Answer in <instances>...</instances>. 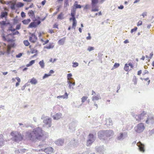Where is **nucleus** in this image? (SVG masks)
I'll return each instance as SVG.
<instances>
[{
	"instance_id": "nucleus-1",
	"label": "nucleus",
	"mask_w": 154,
	"mask_h": 154,
	"mask_svg": "<svg viewBox=\"0 0 154 154\" xmlns=\"http://www.w3.org/2000/svg\"><path fill=\"white\" fill-rule=\"evenodd\" d=\"M28 138L32 142L41 140L44 137L43 131L41 128H38L34 129L31 133H27Z\"/></svg>"
},
{
	"instance_id": "nucleus-2",
	"label": "nucleus",
	"mask_w": 154,
	"mask_h": 154,
	"mask_svg": "<svg viewBox=\"0 0 154 154\" xmlns=\"http://www.w3.org/2000/svg\"><path fill=\"white\" fill-rule=\"evenodd\" d=\"M11 135L13 137L14 140L17 142L22 140L23 138V136L20 133L18 132L12 131L11 133Z\"/></svg>"
},
{
	"instance_id": "nucleus-3",
	"label": "nucleus",
	"mask_w": 154,
	"mask_h": 154,
	"mask_svg": "<svg viewBox=\"0 0 154 154\" xmlns=\"http://www.w3.org/2000/svg\"><path fill=\"white\" fill-rule=\"evenodd\" d=\"M76 13V10L75 9H73L71 10V15L72 17L69 18V20H72V28L74 29H75V27L77 24V21L76 20L75 15Z\"/></svg>"
},
{
	"instance_id": "nucleus-4",
	"label": "nucleus",
	"mask_w": 154,
	"mask_h": 154,
	"mask_svg": "<svg viewBox=\"0 0 154 154\" xmlns=\"http://www.w3.org/2000/svg\"><path fill=\"white\" fill-rule=\"evenodd\" d=\"M145 128L144 124L140 123L138 124L134 128L135 131L138 133H140L143 131Z\"/></svg>"
},
{
	"instance_id": "nucleus-5",
	"label": "nucleus",
	"mask_w": 154,
	"mask_h": 154,
	"mask_svg": "<svg viewBox=\"0 0 154 154\" xmlns=\"http://www.w3.org/2000/svg\"><path fill=\"white\" fill-rule=\"evenodd\" d=\"M2 37L4 41L11 42V43H14V40L13 39L14 38V37L12 35V34H9L6 36L3 35H2Z\"/></svg>"
},
{
	"instance_id": "nucleus-6",
	"label": "nucleus",
	"mask_w": 154,
	"mask_h": 154,
	"mask_svg": "<svg viewBox=\"0 0 154 154\" xmlns=\"http://www.w3.org/2000/svg\"><path fill=\"white\" fill-rule=\"evenodd\" d=\"M98 0H91V11L95 12L97 11H98V6H96V5L98 3Z\"/></svg>"
},
{
	"instance_id": "nucleus-7",
	"label": "nucleus",
	"mask_w": 154,
	"mask_h": 154,
	"mask_svg": "<svg viewBox=\"0 0 154 154\" xmlns=\"http://www.w3.org/2000/svg\"><path fill=\"white\" fill-rule=\"evenodd\" d=\"M145 122L147 124L154 123V116L151 115H149Z\"/></svg>"
},
{
	"instance_id": "nucleus-8",
	"label": "nucleus",
	"mask_w": 154,
	"mask_h": 154,
	"mask_svg": "<svg viewBox=\"0 0 154 154\" xmlns=\"http://www.w3.org/2000/svg\"><path fill=\"white\" fill-rule=\"evenodd\" d=\"M97 135L100 140H106L104 130H101L99 131Z\"/></svg>"
},
{
	"instance_id": "nucleus-9",
	"label": "nucleus",
	"mask_w": 154,
	"mask_h": 154,
	"mask_svg": "<svg viewBox=\"0 0 154 154\" xmlns=\"http://www.w3.org/2000/svg\"><path fill=\"white\" fill-rule=\"evenodd\" d=\"M30 36L29 37V40L33 43H35L37 40V38L34 33H30Z\"/></svg>"
},
{
	"instance_id": "nucleus-10",
	"label": "nucleus",
	"mask_w": 154,
	"mask_h": 154,
	"mask_svg": "<svg viewBox=\"0 0 154 154\" xmlns=\"http://www.w3.org/2000/svg\"><path fill=\"white\" fill-rule=\"evenodd\" d=\"M133 64L129 63L128 64L126 63L125 64L124 69L125 71L128 72L129 70H131L133 68Z\"/></svg>"
},
{
	"instance_id": "nucleus-11",
	"label": "nucleus",
	"mask_w": 154,
	"mask_h": 154,
	"mask_svg": "<svg viewBox=\"0 0 154 154\" xmlns=\"http://www.w3.org/2000/svg\"><path fill=\"white\" fill-rule=\"evenodd\" d=\"M106 140L107 138L110 137L114 135V132L112 130H104Z\"/></svg>"
},
{
	"instance_id": "nucleus-12",
	"label": "nucleus",
	"mask_w": 154,
	"mask_h": 154,
	"mask_svg": "<svg viewBox=\"0 0 154 154\" xmlns=\"http://www.w3.org/2000/svg\"><path fill=\"white\" fill-rule=\"evenodd\" d=\"M39 151H43L47 153V154H51V153L53 152L54 149L51 147H47L44 149H41Z\"/></svg>"
},
{
	"instance_id": "nucleus-13",
	"label": "nucleus",
	"mask_w": 154,
	"mask_h": 154,
	"mask_svg": "<svg viewBox=\"0 0 154 154\" xmlns=\"http://www.w3.org/2000/svg\"><path fill=\"white\" fill-rule=\"evenodd\" d=\"M146 115V113L145 112H143L140 114L137 115L136 116L135 118L136 120L137 121H140L142 119L144 118V117Z\"/></svg>"
},
{
	"instance_id": "nucleus-14",
	"label": "nucleus",
	"mask_w": 154,
	"mask_h": 154,
	"mask_svg": "<svg viewBox=\"0 0 154 154\" xmlns=\"http://www.w3.org/2000/svg\"><path fill=\"white\" fill-rule=\"evenodd\" d=\"M41 23V22L39 20L37 22H32L28 26L29 28H32L33 27H36L37 26Z\"/></svg>"
},
{
	"instance_id": "nucleus-15",
	"label": "nucleus",
	"mask_w": 154,
	"mask_h": 154,
	"mask_svg": "<svg viewBox=\"0 0 154 154\" xmlns=\"http://www.w3.org/2000/svg\"><path fill=\"white\" fill-rule=\"evenodd\" d=\"M137 145L139 147V150L142 152L145 151L144 145L141 142H139L137 143Z\"/></svg>"
},
{
	"instance_id": "nucleus-16",
	"label": "nucleus",
	"mask_w": 154,
	"mask_h": 154,
	"mask_svg": "<svg viewBox=\"0 0 154 154\" xmlns=\"http://www.w3.org/2000/svg\"><path fill=\"white\" fill-rule=\"evenodd\" d=\"M43 122L46 125H48L49 127L51 126V119L48 117L44 120Z\"/></svg>"
},
{
	"instance_id": "nucleus-17",
	"label": "nucleus",
	"mask_w": 154,
	"mask_h": 154,
	"mask_svg": "<svg viewBox=\"0 0 154 154\" xmlns=\"http://www.w3.org/2000/svg\"><path fill=\"white\" fill-rule=\"evenodd\" d=\"M7 4L11 5L10 8L12 10H14L15 6L16 5V2L14 1H8L7 2Z\"/></svg>"
},
{
	"instance_id": "nucleus-18",
	"label": "nucleus",
	"mask_w": 154,
	"mask_h": 154,
	"mask_svg": "<svg viewBox=\"0 0 154 154\" xmlns=\"http://www.w3.org/2000/svg\"><path fill=\"white\" fill-rule=\"evenodd\" d=\"M14 43H13L7 45L6 53L8 54H10L11 52V49L14 46Z\"/></svg>"
},
{
	"instance_id": "nucleus-19",
	"label": "nucleus",
	"mask_w": 154,
	"mask_h": 154,
	"mask_svg": "<svg viewBox=\"0 0 154 154\" xmlns=\"http://www.w3.org/2000/svg\"><path fill=\"white\" fill-rule=\"evenodd\" d=\"M62 116L61 113H57L53 116V118L54 120H58L61 118Z\"/></svg>"
},
{
	"instance_id": "nucleus-20",
	"label": "nucleus",
	"mask_w": 154,
	"mask_h": 154,
	"mask_svg": "<svg viewBox=\"0 0 154 154\" xmlns=\"http://www.w3.org/2000/svg\"><path fill=\"white\" fill-rule=\"evenodd\" d=\"M4 140L2 134H0V147L3 146L4 144Z\"/></svg>"
},
{
	"instance_id": "nucleus-21",
	"label": "nucleus",
	"mask_w": 154,
	"mask_h": 154,
	"mask_svg": "<svg viewBox=\"0 0 154 154\" xmlns=\"http://www.w3.org/2000/svg\"><path fill=\"white\" fill-rule=\"evenodd\" d=\"M28 14L29 16L31 18L33 17H35L34 11L32 10L29 11L28 12Z\"/></svg>"
},
{
	"instance_id": "nucleus-22",
	"label": "nucleus",
	"mask_w": 154,
	"mask_h": 154,
	"mask_svg": "<svg viewBox=\"0 0 154 154\" xmlns=\"http://www.w3.org/2000/svg\"><path fill=\"white\" fill-rule=\"evenodd\" d=\"M65 37H64L59 40L58 42V44L60 45H63L65 42Z\"/></svg>"
},
{
	"instance_id": "nucleus-23",
	"label": "nucleus",
	"mask_w": 154,
	"mask_h": 154,
	"mask_svg": "<svg viewBox=\"0 0 154 154\" xmlns=\"http://www.w3.org/2000/svg\"><path fill=\"white\" fill-rule=\"evenodd\" d=\"M8 14V12H2L1 13V14L0 16L1 18H3L4 17H7Z\"/></svg>"
},
{
	"instance_id": "nucleus-24",
	"label": "nucleus",
	"mask_w": 154,
	"mask_h": 154,
	"mask_svg": "<svg viewBox=\"0 0 154 154\" xmlns=\"http://www.w3.org/2000/svg\"><path fill=\"white\" fill-rule=\"evenodd\" d=\"M31 21L30 19H28L23 20L22 22L24 24L27 25Z\"/></svg>"
},
{
	"instance_id": "nucleus-25",
	"label": "nucleus",
	"mask_w": 154,
	"mask_h": 154,
	"mask_svg": "<svg viewBox=\"0 0 154 154\" xmlns=\"http://www.w3.org/2000/svg\"><path fill=\"white\" fill-rule=\"evenodd\" d=\"M32 84L35 85L37 83V81L36 79L34 78H33L29 82Z\"/></svg>"
},
{
	"instance_id": "nucleus-26",
	"label": "nucleus",
	"mask_w": 154,
	"mask_h": 154,
	"mask_svg": "<svg viewBox=\"0 0 154 154\" xmlns=\"http://www.w3.org/2000/svg\"><path fill=\"white\" fill-rule=\"evenodd\" d=\"M68 97V94L66 92L65 94V95H62L58 96L57 97V98H63V99L67 98Z\"/></svg>"
},
{
	"instance_id": "nucleus-27",
	"label": "nucleus",
	"mask_w": 154,
	"mask_h": 154,
	"mask_svg": "<svg viewBox=\"0 0 154 154\" xmlns=\"http://www.w3.org/2000/svg\"><path fill=\"white\" fill-rule=\"evenodd\" d=\"M16 6L17 8H21L23 7L24 5L23 3L19 2H18L16 5Z\"/></svg>"
},
{
	"instance_id": "nucleus-28",
	"label": "nucleus",
	"mask_w": 154,
	"mask_h": 154,
	"mask_svg": "<svg viewBox=\"0 0 154 154\" xmlns=\"http://www.w3.org/2000/svg\"><path fill=\"white\" fill-rule=\"evenodd\" d=\"M63 14L62 12H61L58 16L57 19L62 20L63 18Z\"/></svg>"
},
{
	"instance_id": "nucleus-29",
	"label": "nucleus",
	"mask_w": 154,
	"mask_h": 154,
	"mask_svg": "<svg viewBox=\"0 0 154 154\" xmlns=\"http://www.w3.org/2000/svg\"><path fill=\"white\" fill-rule=\"evenodd\" d=\"M54 47V45L53 43H50L49 45L45 46V48L47 49H50L53 48Z\"/></svg>"
},
{
	"instance_id": "nucleus-30",
	"label": "nucleus",
	"mask_w": 154,
	"mask_h": 154,
	"mask_svg": "<svg viewBox=\"0 0 154 154\" xmlns=\"http://www.w3.org/2000/svg\"><path fill=\"white\" fill-rule=\"evenodd\" d=\"M78 2L77 1L75 2V3L73 5V6L75 7V8H81V6L80 5L77 4Z\"/></svg>"
},
{
	"instance_id": "nucleus-31",
	"label": "nucleus",
	"mask_w": 154,
	"mask_h": 154,
	"mask_svg": "<svg viewBox=\"0 0 154 154\" xmlns=\"http://www.w3.org/2000/svg\"><path fill=\"white\" fill-rule=\"evenodd\" d=\"M39 64L42 68H43L44 67L45 65L43 60H42L40 61L39 63Z\"/></svg>"
},
{
	"instance_id": "nucleus-32",
	"label": "nucleus",
	"mask_w": 154,
	"mask_h": 154,
	"mask_svg": "<svg viewBox=\"0 0 154 154\" xmlns=\"http://www.w3.org/2000/svg\"><path fill=\"white\" fill-rule=\"evenodd\" d=\"M37 50L36 49L32 48V49H31L30 52L32 54H33L37 53Z\"/></svg>"
},
{
	"instance_id": "nucleus-33",
	"label": "nucleus",
	"mask_w": 154,
	"mask_h": 154,
	"mask_svg": "<svg viewBox=\"0 0 154 154\" xmlns=\"http://www.w3.org/2000/svg\"><path fill=\"white\" fill-rule=\"evenodd\" d=\"M99 97L98 96H93L92 98L93 101L97 100L99 99Z\"/></svg>"
},
{
	"instance_id": "nucleus-34",
	"label": "nucleus",
	"mask_w": 154,
	"mask_h": 154,
	"mask_svg": "<svg viewBox=\"0 0 154 154\" xmlns=\"http://www.w3.org/2000/svg\"><path fill=\"white\" fill-rule=\"evenodd\" d=\"M23 43L24 45L26 46H27L29 45L30 43L29 41L27 40H24L23 42Z\"/></svg>"
},
{
	"instance_id": "nucleus-35",
	"label": "nucleus",
	"mask_w": 154,
	"mask_h": 154,
	"mask_svg": "<svg viewBox=\"0 0 154 154\" xmlns=\"http://www.w3.org/2000/svg\"><path fill=\"white\" fill-rule=\"evenodd\" d=\"M93 143V141H92V140L91 139H89L87 142V146H89L90 145H91L92 143Z\"/></svg>"
},
{
	"instance_id": "nucleus-36",
	"label": "nucleus",
	"mask_w": 154,
	"mask_h": 154,
	"mask_svg": "<svg viewBox=\"0 0 154 154\" xmlns=\"http://www.w3.org/2000/svg\"><path fill=\"white\" fill-rule=\"evenodd\" d=\"M35 63V60H32L30 61L29 64H27L26 65V66L27 67L29 66H31L32 64H34Z\"/></svg>"
},
{
	"instance_id": "nucleus-37",
	"label": "nucleus",
	"mask_w": 154,
	"mask_h": 154,
	"mask_svg": "<svg viewBox=\"0 0 154 154\" xmlns=\"http://www.w3.org/2000/svg\"><path fill=\"white\" fill-rule=\"evenodd\" d=\"M88 97L86 96H83L81 98L82 99V103H84L87 99Z\"/></svg>"
},
{
	"instance_id": "nucleus-38",
	"label": "nucleus",
	"mask_w": 154,
	"mask_h": 154,
	"mask_svg": "<svg viewBox=\"0 0 154 154\" xmlns=\"http://www.w3.org/2000/svg\"><path fill=\"white\" fill-rule=\"evenodd\" d=\"M123 133H120V134L117 137V139L118 140H120L122 139L123 138Z\"/></svg>"
},
{
	"instance_id": "nucleus-39",
	"label": "nucleus",
	"mask_w": 154,
	"mask_h": 154,
	"mask_svg": "<svg viewBox=\"0 0 154 154\" xmlns=\"http://www.w3.org/2000/svg\"><path fill=\"white\" fill-rule=\"evenodd\" d=\"M18 23V20L17 18H15L13 19V24L14 25L17 24Z\"/></svg>"
},
{
	"instance_id": "nucleus-40",
	"label": "nucleus",
	"mask_w": 154,
	"mask_h": 154,
	"mask_svg": "<svg viewBox=\"0 0 154 154\" xmlns=\"http://www.w3.org/2000/svg\"><path fill=\"white\" fill-rule=\"evenodd\" d=\"M68 1L69 0H65L64 3V6L65 7H67L69 5Z\"/></svg>"
},
{
	"instance_id": "nucleus-41",
	"label": "nucleus",
	"mask_w": 154,
	"mask_h": 154,
	"mask_svg": "<svg viewBox=\"0 0 154 154\" xmlns=\"http://www.w3.org/2000/svg\"><path fill=\"white\" fill-rule=\"evenodd\" d=\"M140 79H141L142 80H145L146 81H148L147 83V84H148V85H149V83H150V80H149V78H146L144 79H142L141 78H140Z\"/></svg>"
},
{
	"instance_id": "nucleus-42",
	"label": "nucleus",
	"mask_w": 154,
	"mask_h": 154,
	"mask_svg": "<svg viewBox=\"0 0 154 154\" xmlns=\"http://www.w3.org/2000/svg\"><path fill=\"white\" fill-rule=\"evenodd\" d=\"M72 76V74L71 73H69L67 74V79L68 80H70L71 79V77Z\"/></svg>"
},
{
	"instance_id": "nucleus-43",
	"label": "nucleus",
	"mask_w": 154,
	"mask_h": 154,
	"mask_svg": "<svg viewBox=\"0 0 154 154\" xmlns=\"http://www.w3.org/2000/svg\"><path fill=\"white\" fill-rule=\"evenodd\" d=\"M72 67H76L78 66V63L77 62H73L72 63Z\"/></svg>"
},
{
	"instance_id": "nucleus-44",
	"label": "nucleus",
	"mask_w": 154,
	"mask_h": 154,
	"mask_svg": "<svg viewBox=\"0 0 154 154\" xmlns=\"http://www.w3.org/2000/svg\"><path fill=\"white\" fill-rule=\"evenodd\" d=\"M21 25V24L20 23L17 24V25L16 29H16V30L19 29L20 28Z\"/></svg>"
},
{
	"instance_id": "nucleus-45",
	"label": "nucleus",
	"mask_w": 154,
	"mask_h": 154,
	"mask_svg": "<svg viewBox=\"0 0 154 154\" xmlns=\"http://www.w3.org/2000/svg\"><path fill=\"white\" fill-rule=\"evenodd\" d=\"M137 27H134V28H133V29H131V33H133V32L136 31H137Z\"/></svg>"
},
{
	"instance_id": "nucleus-46",
	"label": "nucleus",
	"mask_w": 154,
	"mask_h": 154,
	"mask_svg": "<svg viewBox=\"0 0 154 154\" xmlns=\"http://www.w3.org/2000/svg\"><path fill=\"white\" fill-rule=\"evenodd\" d=\"M94 48L93 47H89L88 48V50L89 51H91L94 50Z\"/></svg>"
},
{
	"instance_id": "nucleus-47",
	"label": "nucleus",
	"mask_w": 154,
	"mask_h": 154,
	"mask_svg": "<svg viewBox=\"0 0 154 154\" xmlns=\"http://www.w3.org/2000/svg\"><path fill=\"white\" fill-rule=\"evenodd\" d=\"M120 64L119 63H115L114 65V67L115 68H117L119 66Z\"/></svg>"
},
{
	"instance_id": "nucleus-48",
	"label": "nucleus",
	"mask_w": 154,
	"mask_h": 154,
	"mask_svg": "<svg viewBox=\"0 0 154 154\" xmlns=\"http://www.w3.org/2000/svg\"><path fill=\"white\" fill-rule=\"evenodd\" d=\"M0 24L2 26H4L6 25L7 23L6 22L4 21H2L0 23Z\"/></svg>"
},
{
	"instance_id": "nucleus-49",
	"label": "nucleus",
	"mask_w": 154,
	"mask_h": 154,
	"mask_svg": "<svg viewBox=\"0 0 154 154\" xmlns=\"http://www.w3.org/2000/svg\"><path fill=\"white\" fill-rule=\"evenodd\" d=\"M149 72L147 70H145L142 74V75L144 76L146 74H148L149 73Z\"/></svg>"
},
{
	"instance_id": "nucleus-50",
	"label": "nucleus",
	"mask_w": 154,
	"mask_h": 154,
	"mask_svg": "<svg viewBox=\"0 0 154 154\" xmlns=\"http://www.w3.org/2000/svg\"><path fill=\"white\" fill-rule=\"evenodd\" d=\"M9 30L12 32H14L15 31L16 29H14L12 26H11L9 27Z\"/></svg>"
},
{
	"instance_id": "nucleus-51",
	"label": "nucleus",
	"mask_w": 154,
	"mask_h": 154,
	"mask_svg": "<svg viewBox=\"0 0 154 154\" xmlns=\"http://www.w3.org/2000/svg\"><path fill=\"white\" fill-rule=\"evenodd\" d=\"M51 75L50 74H45L43 76V79H44L46 78H47L48 77H49V76H50Z\"/></svg>"
},
{
	"instance_id": "nucleus-52",
	"label": "nucleus",
	"mask_w": 154,
	"mask_h": 154,
	"mask_svg": "<svg viewBox=\"0 0 154 154\" xmlns=\"http://www.w3.org/2000/svg\"><path fill=\"white\" fill-rule=\"evenodd\" d=\"M142 24V21L140 20L137 23V26H141Z\"/></svg>"
},
{
	"instance_id": "nucleus-53",
	"label": "nucleus",
	"mask_w": 154,
	"mask_h": 154,
	"mask_svg": "<svg viewBox=\"0 0 154 154\" xmlns=\"http://www.w3.org/2000/svg\"><path fill=\"white\" fill-rule=\"evenodd\" d=\"M69 86L70 87H71V86L72 85L73 86H74L75 85V82H74V83H72L70 81H69Z\"/></svg>"
},
{
	"instance_id": "nucleus-54",
	"label": "nucleus",
	"mask_w": 154,
	"mask_h": 154,
	"mask_svg": "<svg viewBox=\"0 0 154 154\" xmlns=\"http://www.w3.org/2000/svg\"><path fill=\"white\" fill-rule=\"evenodd\" d=\"M58 25L57 24V23H55L54 25L53 26V28H57L58 29Z\"/></svg>"
},
{
	"instance_id": "nucleus-55",
	"label": "nucleus",
	"mask_w": 154,
	"mask_h": 154,
	"mask_svg": "<svg viewBox=\"0 0 154 154\" xmlns=\"http://www.w3.org/2000/svg\"><path fill=\"white\" fill-rule=\"evenodd\" d=\"M21 16L22 17H26L25 13L23 12H22L21 13Z\"/></svg>"
},
{
	"instance_id": "nucleus-56",
	"label": "nucleus",
	"mask_w": 154,
	"mask_h": 154,
	"mask_svg": "<svg viewBox=\"0 0 154 154\" xmlns=\"http://www.w3.org/2000/svg\"><path fill=\"white\" fill-rule=\"evenodd\" d=\"M88 36L86 37V39L88 40H90L91 38V37L90 36V34L88 33Z\"/></svg>"
},
{
	"instance_id": "nucleus-57",
	"label": "nucleus",
	"mask_w": 154,
	"mask_h": 154,
	"mask_svg": "<svg viewBox=\"0 0 154 154\" xmlns=\"http://www.w3.org/2000/svg\"><path fill=\"white\" fill-rule=\"evenodd\" d=\"M48 32L51 34H52V33H54V30L52 29H51L49 30V31Z\"/></svg>"
},
{
	"instance_id": "nucleus-58",
	"label": "nucleus",
	"mask_w": 154,
	"mask_h": 154,
	"mask_svg": "<svg viewBox=\"0 0 154 154\" xmlns=\"http://www.w3.org/2000/svg\"><path fill=\"white\" fill-rule=\"evenodd\" d=\"M56 60V59H54L53 60V59L52 58H51L49 60V61L50 62H51L52 63H54V62Z\"/></svg>"
},
{
	"instance_id": "nucleus-59",
	"label": "nucleus",
	"mask_w": 154,
	"mask_h": 154,
	"mask_svg": "<svg viewBox=\"0 0 154 154\" xmlns=\"http://www.w3.org/2000/svg\"><path fill=\"white\" fill-rule=\"evenodd\" d=\"M19 33V32L17 31H16L14 32L12 34V35L13 36L14 35H16V34H18Z\"/></svg>"
},
{
	"instance_id": "nucleus-60",
	"label": "nucleus",
	"mask_w": 154,
	"mask_h": 154,
	"mask_svg": "<svg viewBox=\"0 0 154 154\" xmlns=\"http://www.w3.org/2000/svg\"><path fill=\"white\" fill-rule=\"evenodd\" d=\"M142 15L143 16V18H144L145 16L147 15V13L146 12H143Z\"/></svg>"
},
{
	"instance_id": "nucleus-61",
	"label": "nucleus",
	"mask_w": 154,
	"mask_h": 154,
	"mask_svg": "<svg viewBox=\"0 0 154 154\" xmlns=\"http://www.w3.org/2000/svg\"><path fill=\"white\" fill-rule=\"evenodd\" d=\"M46 2V0H44L42 2H41V4L42 5H44L45 4Z\"/></svg>"
},
{
	"instance_id": "nucleus-62",
	"label": "nucleus",
	"mask_w": 154,
	"mask_h": 154,
	"mask_svg": "<svg viewBox=\"0 0 154 154\" xmlns=\"http://www.w3.org/2000/svg\"><path fill=\"white\" fill-rule=\"evenodd\" d=\"M89 136L90 139H93L94 137L93 135L92 134H89Z\"/></svg>"
},
{
	"instance_id": "nucleus-63",
	"label": "nucleus",
	"mask_w": 154,
	"mask_h": 154,
	"mask_svg": "<svg viewBox=\"0 0 154 154\" xmlns=\"http://www.w3.org/2000/svg\"><path fill=\"white\" fill-rule=\"evenodd\" d=\"M89 5L88 4L86 5L84 8V9H87L89 8Z\"/></svg>"
},
{
	"instance_id": "nucleus-64",
	"label": "nucleus",
	"mask_w": 154,
	"mask_h": 154,
	"mask_svg": "<svg viewBox=\"0 0 154 154\" xmlns=\"http://www.w3.org/2000/svg\"><path fill=\"white\" fill-rule=\"evenodd\" d=\"M22 55V54L21 53H19L18 55H16V57L19 58Z\"/></svg>"
}]
</instances>
